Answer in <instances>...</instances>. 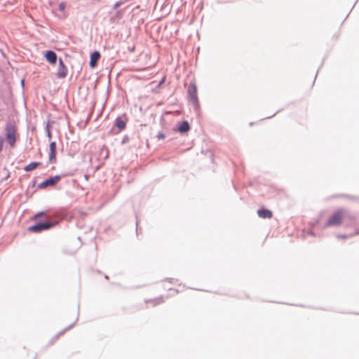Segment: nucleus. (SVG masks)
<instances>
[{
    "instance_id": "obj_8",
    "label": "nucleus",
    "mask_w": 359,
    "mask_h": 359,
    "mask_svg": "<svg viewBox=\"0 0 359 359\" xmlns=\"http://www.w3.org/2000/svg\"><path fill=\"white\" fill-rule=\"evenodd\" d=\"M44 57L46 60L51 65H55L57 62V56L55 52L53 50H47L44 54Z\"/></svg>"
},
{
    "instance_id": "obj_20",
    "label": "nucleus",
    "mask_w": 359,
    "mask_h": 359,
    "mask_svg": "<svg viewBox=\"0 0 359 359\" xmlns=\"http://www.w3.org/2000/svg\"><path fill=\"white\" fill-rule=\"evenodd\" d=\"M128 141H129V137L128 135H125L123 137V140L121 141V144H124L127 143Z\"/></svg>"
},
{
    "instance_id": "obj_16",
    "label": "nucleus",
    "mask_w": 359,
    "mask_h": 359,
    "mask_svg": "<svg viewBox=\"0 0 359 359\" xmlns=\"http://www.w3.org/2000/svg\"><path fill=\"white\" fill-rule=\"evenodd\" d=\"M4 170L6 172V175H4V177L1 179V182L3 181H5L6 180L8 179V177H10V173L8 172V170L4 168Z\"/></svg>"
},
{
    "instance_id": "obj_5",
    "label": "nucleus",
    "mask_w": 359,
    "mask_h": 359,
    "mask_svg": "<svg viewBox=\"0 0 359 359\" xmlns=\"http://www.w3.org/2000/svg\"><path fill=\"white\" fill-rule=\"evenodd\" d=\"M60 175H55L45 180L38 185L39 189H46L55 186L61 180Z\"/></svg>"
},
{
    "instance_id": "obj_7",
    "label": "nucleus",
    "mask_w": 359,
    "mask_h": 359,
    "mask_svg": "<svg viewBox=\"0 0 359 359\" xmlns=\"http://www.w3.org/2000/svg\"><path fill=\"white\" fill-rule=\"evenodd\" d=\"M190 125L187 121H182L179 123L177 126L174 128L175 131L179 132L180 134L184 135L190 130Z\"/></svg>"
},
{
    "instance_id": "obj_17",
    "label": "nucleus",
    "mask_w": 359,
    "mask_h": 359,
    "mask_svg": "<svg viewBox=\"0 0 359 359\" xmlns=\"http://www.w3.org/2000/svg\"><path fill=\"white\" fill-rule=\"evenodd\" d=\"M65 7H66L65 3H64V2L60 3V4H59V10L60 11H63L65 9Z\"/></svg>"
},
{
    "instance_id": "obj_14",
    "label": "nucleus",
    "mask_w": 359,
    "mask_h": 359,
    "mask_svg": "<svg viewBox=\"0 0 359 359\" xmlns=\"http://www.w3.org/2000/svg\"><path fill=\"white\" fill-rule=\"evenodd\" d=\"M40 164V162H32L24 168V170L26 172L34 170Z\"/></svg>"
},
{
    "instance_id": "obj_13",
    "label": "nucleus",
    "mask_w": 359,
    "mask_h": 359,
    "mask_svg": "<svg viewBox=\"0 0 359 359\" xmlns=\"http://www.w3.org/2000/svg\"><path fill=\"white\" fill-rule=\"evenodd\" d=\"M78 319H79V312L77 313V316H76V320H74V322L72 325H70L69 326L67 327L65 329H64L61 332H60L57 335H55L53 337V341L57 340L59 338L60 336L63 334L67 330H68L70 328H72L75 325V323L77 322Z\"/></svg>"
},
{
    "instance_id": "obj_15",
    "label": "nucleus",
    "mask_w": 359,
    "mask_h": 359,
    "mask_svg": "<svg viewBox=\"0 0 359 359\" xmlns=\"http://www.w3.org/2000/svg\"><path fill=\"white\" fill-rule=\"evenodd\" d=\"M358 234H359V227L355 229L354 233H348V234H338V235H337V237L338 238L346 239V238H351V237L358 235Z\"/></svg>"
},
{
    "instance_id": "obj_21",
    "label": "nucleus",
    "mask_w": 359,
    "mask_h": 359,
    "mask_svg": "<svg viewBox=\"0 0 359 359\" xmlns=\"http://www.w3.org/2000/svg\"><path fill=\"white\" fill-rule=\"evenodd\" d=\"M4 142V138L1 136H0V152H1V151L3 150Z\"/></svg>"
},
{
    "instance_id": "obj_6",
    "label": "nucleus",
    "mask_w": 359,
    "mask_h": 359,
    "mask_svg": "<svg viewBox=\"0 0 359 359\" xmlns=\"http://www.w3.org/2000/svg\"><path fill=\"white\" fill-rule=\"evenodd\" d=\"M67 67L65 65L62 58H59L57 77L58 79H64L67 76Z\"/></svg>"
},
{
    "instance_id": "obj_27",
    "label": "nucleus",
    "mask_w": 359,
    "mask_h": 359,
    "mask_svg": "<svg viewBox=\"0 0 359 359\" xmlns=\"http://www.w3.org/2000/svg\"><path fill=\"white\" fill-rule=\"evenodd\" d=\"M137 226H138V221L136 222Z\"/></svg>"
},
{
    "instance_id": "obj_25",
    "label": "nucleus",
    "mask_w": 359,
    "mask_h": 359,
    "mask_svg": "<svg viewBox=\"0 0 359 359\" xmlns=\"http://www.w3.org/2000/svg\"><path fill=\"white\" fill-rule=\"evenodd\" d=\"M310 234H311V236H314V233H313V232H311V231L310 232Z\"/></svg>"
},
{
    "instance_id": "obj_3",
    "label": "nucleus",
    "mask_w": 359,
    "mask_h": 359,
    "mask_svg": "<svg viewBox=\"0 0 359 359\" xmlns=\"http://www.w3.org/2000/svg\"><path fill=\"white\" fill-rule=\"evenodd\" d=\"M348 211L341 208L335 211L325 224L324 228L329 226H338L341 224L342 219L346 217Z\"/></svg>"
},
{
    "instance_id": "obj_11",
    "label": "nucleus",
    "mask_w": 359,
    "mask_h": 359,
    "mask_svg": "<svg viewBox=\"0 0 359 359\" xmlns=\"http://www.w3.org/2000/svg\"><path fill=\"white\" fill-rule=\"evenodd\" d=\"M257 214L259 217L264 219H270L273 216L272 212L266 208H261L258 210Z\"/></svg>"
},
{
    "instance_id": "obj_26",
    "label": "nucleus",
    "mask_w": 359,
    "mask_h": 359,
    "mask_svg": "<svg viewBox=\"0 0 359 359\" xmlns=\"http://www.w3.org/2000/svg\"><path fill=\"white\" fill-rule=\"evenodd\" d=\"M85 179H88V175H85Z\"/></svg>"
},
{
    "instance_id": "obj_19",
    "label": "nucleus",
    "mask_w": 359,
    "mask_h": 359,
    "mask_svg": "<svg viewBox=\"0 0 359 359\" xmlns=\"http://www.w3.org/2000/svg\"><path fill=\"white\" fill-rule=\"evenodd\" d=\"M156 137H157L158 140L164 139L165 138V135L163 134V133L159 132L157 134Z\"/></svg>"
},
{
    "instance_id": "obj_22",
    "label": "nucleus",
    "mask_w": 359,
    "mask_h": 359,
    "mask_svg": "<svg viewBox=\"0 0 359 359\" xmlns=\"http://www.w3.org/2000/svg\"><path fill=\"white\" fill-rule=\"evenodd\" d=\"M122 2L121 1H117L116 3H115V4L114 5V9H117L121 5Z\"/></svg>"
},
{
    "instance_id": "obj_1",
    "label": "nucleus",
    "mask_w": 359,
    "mask_h": 359,
    "mask_svg": "<svg viewBox=\"0 0 359 359\" xmlns=\"http://www.w3.org/2000/svg\"><path fill=\"white\" fill-rule=\"evenodd\" d=\"M5 137L11 147H14L17 141L18 128L12 121H8L5 126Z\"/></svg>"
},
{
    "instance_id": "obj_18",
    "label": "nucleus",
    "mask_w": 359,
    "mask_h": 359,
    "mask_svg": "<svg viewBox=\"0 0 359 359\" xmlns=\"http://www.w3.org/2000/svg\"><path fill=\"white\" fill-rule=\"evenodd\" d=\"M44 214H45V212L43 211L39 212H38L37 214H36L34 215V219H37L38 218H39L41 216H43Z\"/></svg>"
},
{
    "instance_id": "obj_2",
    "label": "nucleus",
    "mask_w": 359,
    "mask_h": 359,
    "mask_svg": "<svg viewBox=\"0 0 359 359\" xmlns=\"http://www.w3.org/2000/svg\"><path fill=\"white\" fill-rule=\"evenodd\" d=\"M57 222L52 218H48L44 221L39 222L28 227V231L33 233H41L48 231L55 226Z\"/></svg>"
},
{
    "instance_id": "obj_9",
    "label": "nucleus",
    "mask_w": 359,
    "mask_h": 359,
    "mask_svg": "<svg viewBox=\"0 0 359 359\" xmlns=\"http://www.w3.org/2000/svg\"><path fill=\"white\" fill-rule=\"evenodd\" d=\"M100 56V53L97 50H95L90 54L89 65L91 68H94L97 65Z\"/></svg>"
},
{
    "instance_id": "obj_4",
    "label": "nucleus",
    "mask_w": 359,
    "mask_h": 359,
    "mask_svg": "<svg viewBox=\"0 0 359 359\" xmlns=\"http://www.w3.org/2000/svg\"><path fill=\"white\" fill-rule=\"evenodd\" d=\"M188 95L191 100V102L194 105L196 109H198L199 107L198 99L197 96V88L195 83H190L188 87Z\"/></svg>"
},
{
    "instance_id": "obj_10",
    "label": "nucleus",
    "mask_w": 359,
    "mask_h": 359,
    "mask_svg": "<svg viewBox=\"0 0 359 359\" xmlns=\"http://www.w3.org/2000/svg\"><path fill=\"white\" fill-rule=\"evenodd\" d=\"M50 153H49V161L53 162L56 159L57 154V147L55 142H51L50 143Z\"/></svg>"
},
{
    "instance_id": "obj_23",
    "label": "nucleus",
    "mask_w": 359,
    "mask_h": 359,
    "mask_svg": "<svg viewBox=\"0 0 359 359\" xmlns=\"http://www.w3.org/2000/svg\"><path fill=\"white\" fill-rule=\"evenodd\" d=\"M46 132H47V136L48 137V138H51V133L49 130V127H48V125L46 126Z\"/></svg>"
},
{
    "instance_id": "obj_12",
    "label": "nucleus",
    "mask_w": 359,
    "mask_h": 359,
    "mask_svg": "<svg viewBox=\"0 0 359 359\" xmlns=\"http://www.w3.org/2000/svg\"><path fill=\"white\" fill-rule=\"evenodd\" d=\"M114 126L121 131L126 128V122L120 117L115 119Z\"/></svg>"
},
{
    "instance_id": "obj_24",
    "label": "nucleus",
    "mask_w": 359,
    "mask_h": 359,
    "mask_svg": "<svg viewBox=\"0 0 359 359\" xmlns=\"http://www.w3.org/2000/svg\"><path fill=\"white\" fill-rule=\"evenodd\" d=\"M155 302H156L155 304H158L161 303L163 301L161 300V298H158V299H155Z\"/></svg>"
}]
</instances>
